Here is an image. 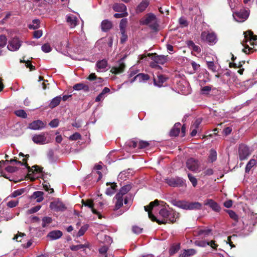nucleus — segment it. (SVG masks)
<instances>
[{
    "instance_id": "54",
    "label": "nucleus",
    "mask_w": 257,
    "mask_h": 257,
    "mask_svg": "<svg viewBox=\"0 0 257 257\" xmlns=\"http://www.w3.org/2000/svg\"><path fill=\"white\" fill-rule=\"evenodd\" d=\"M41 207V206L40 205H38V206H35V207L31 208L30 209L28 210L27 211V214H32V213H35V212L38 211L40 209Z\"/></svg>"
},
{
    "instance_id": "2",
    "label": "nucleus",
    "mask_w": 257,
    "mask_h": 257,
    "mask_svg": "<svg viewBox=\"0 0 257 257\" xmlns=\"http://www.w3.org/2000/svg\"><path fill=\"white\" fill-rule=\"evenodd\" d=\"M244 34L245 41H243L242 43V45L244 47L243 51L247 54L252 49L250 46L257 45V36L254 35L253 32L250 31L244 32Z\"/></svg>"
},
{
    "instance_id": "40",
    "label": "nucleus",
    "mask_w": 257,
    "mask_h": 257,
    "mask_svg": "<svg viewBox=\"0 0 257 257\" xmlns=\"http://www.w3.org/2000/svg\"><path fill=\"white\" fill-rule=\"evenodd\" d=\"M40 25V21L38 19L34 20L32 24H30L29 28L31 29H37L39 28Z\"/></svg>"
},
{
    "instance_id": "55",
    "label": "nucleus",
    "mask_w": 257,
    "mask_h": 257,
    "mask_svg": "<svg viewBox=\"0 0 257 257\" xmlns=\"http://www.w3.org/2000/svg\"><path fill=\"white\" fill-rule=\"evenodd\" d=\"M121 37H120V42L123 44L126 42L127 39V36L125 33V31L123 32H120Z\"/></svg>"
},
{
    "instance_id": "28",
    "label": "nucleus",
    "mask_w": 257,
    "mask_h": 257,
    "mask_svg": "<svg viewBox=\"0 0 257 257\" xmlns=\"http://www.w3.org/2000/svg\"><path fill=\"white\" fill-rule=\"evenodd\" d=\"M197 235L202 236L203 237H206L211 234V230L208 228L200 229L196 231Z\"/></svg>"
},
{
    "instance_id": "51",
    "label": "nucleus",
    "mask_w": 257,
    "mask_h": 257,
    "mask_svg": "<svg viewBox=\"0 0 257 257\" xmlns=\"http://www.w3.org/2000/svg\"><path fill=\"white\" fill-rule=\"evenodd\" d=\"M42 50L45 53H49L51 51L52 48L50 44L47 43L45 44L41 47Z\"/></svg>"
},
{
    "instance_id": "35",
    "label": "nucleus",
    "mask_w": 257,
    "mask_h": 257,
    "mask_svg": "<svg viewBox=\"0 0 257 257\" xmlns=\"http://www.w3.org/2000/svg\"><path fill=\"white\" fill-rule=\"evenodd\" d=\"M187 45L190 49L193 50L194 51H195L198 53L200 52V49L199 47L196 45L193 41H187Z\"/></svg>"
},
{
    "instance_id": "60",
    "label": "nucleus",
    "mask_w": 257,
    "mask_h": 257,
    "mask_svg": "<svg viewBox=\"0 0 257 257\" xmlns=\"http://www.w3.org/2000/svg\"><path fill=\"white\" fill-rule=\"evenodd\" d=\"M18 201L12 200L7 203V206L10 208L15 207L18 204Z\"/></svg>"
},
{
    "instance_id": "7",
    "label": "nucleus",
    "mask_w": 257,
    "mask_h": 257,
    "mask_svg": "<svg viewBox=\"0 0 257 257\" xmlns=\"http://www.w3.org/2000/svg\"><path fill=\"white\" fill-rule=\"evenodd\" d=\"M22 44V41L19 38L15 37L9 41L7 48L11 51H16L19 49Z\"/></svg>"
},
{
    "instance_id": "20",
    "label": "nucleus",
    "mask_w": 257,
    "mask_h": 257,
    "mask_svg": "<svg viewBox=\"0 0 257 257\" xmlns=\"http://www.w3.org/2000/svg\"><path fill=\"white\" fill-rule=\"evenodd\" d=\"M205 205L209 206L213 210L215 211H219L220 210V207L217 203L214 202L212 199H208L205 202Z\"/></svg>"
},
{
    "instance_id": "38",
    "label": "nucleus",
    "mask_w": 257,
    "mask_h": 257,
    "mask_svg": "<svg viewBox=\"0 0 257 257\" xmlns=\"http://www.w3.org/2000/svg\"><path fill=\"white\" fill-rule=\"evenodd\" d=\"M217 159V153L216 152L213 150L211 149L210 151L209 156L208 157L209 161L211 163L215 161Z\"/></svg>"
},
{
    "instance_id": "47",
    "label": "nucleus",
    "mask_w": 257,
    "mask_h": 257,
    "mask_svg": "<svg viewBox=\"0 0 257 257\" xmlns=\"http://www.w3.org/2000/svg\"><path fill=\"white\" fill-rule=\"evenodd\" d=\"M52 219L50 217H44L42 219V226L43 227H46L48 224L51 223Z\"/></svg>"
},
{
    "instance_id": "57",
    "label": "nucleus",
    "mask_w": 257,
    "mask_h": 257,
    "mask_svg": "<svg viewBox=\"0 0 257 257\" xmlns=\"http://www.w3.org/2000/svg\"><path fill=\"white\" fill-rule=\"evenodd\" d=\"M149 144L146 141H140L138 143V148L140 149H144L147 147Z\"/></svg>"
},
{
    "instance_id": "10",
    "label": "nucleus",
    "mask_w": 257,
    "mask_h": 257,
    "mask_svg": "<svg viewBox=\"0 0 257 257\" xmlns=\"http://www.w3.org/2000/svg\"><path fill=\"white\" fill-rule=\"evenodd\" d=\"M87 79L90 81V82L89 83V85L94 87L93 90L95 89L96 87L101 85L103 81L102 78L97 77L95 73H91L87 77Z\"/></svg>"
},
{
    "instance_id": "64",
    "label": "nucleus",
    "mask_w": 257,
    "mask_h": 257,
    "mask_svg": "<svg viewBox=\"0 0 257 257\" xmlns=\"http://www.w3.org/2000/svg\"><path fill=\"white\" fill-rule=\"evenodd\" d=\"M179 24L183 27H185L188 25V23H187L186 20L183 17L180 18L179 19Z\"/></svg>"
},
{
    "instance_id": "58",
    "label": "nucleus",
    "mask_w": 257,
    "mask_h": 257,
    "mask_svg": "<svg viewBox=\"0 0 257 257\" xmlns=\"http://www.w3.org/2000/svg\"><path fill=\"white\" fill-rule=\"evenodd\" d=\"M58 124L59 120L58 119H54L49 123V125L51 127H56L58 126Z\"/></svg>"
},
{
    "instance_id": "46",
    "label": "nucleus",
    "mask_w": 257,
    "mask_h": 257,
    "mask_svg": "<svg viewBox=\"0 0 257 257\" xmlns=\"http://www.w3.org/2000/svg\"><path fill=\"white\" fill-rule=\"evenodd\" d=\"M15 113L16 115H17L18 116H19V117H22L24 118H25L27 117V114L26 112L24 110H22V109L16 110V111H15Z\"/></svg>"
},
{
    "instance_id": "21",
    "label": "nucleus",
    "mask_w": 257,
    "mask_h": 257,
    "mask_svg": "<svg viewBox=\"0 0 257 257\" xmlns=\"http://www.w3.org/2000/svg\"><path fill=\"white\" fill-rule=\"evenodd\" d=\"M196 252V250L193 248L184 249L180 256L181 257H190L195 254Z\"/></svg>"
},
{
    "instance_id": "32",
    "label": "nucleus",
    "mask_w": 257,
    "mask_h": 257,
    "mask_svg": "<svg viewBox=\"0 0 257 257\" xmlns=\"http://www.w3.org/2000/svg\"><path fill=\"white\" fill-rule=\"evenodd\" d=\"M111 27L112 24L110 21L105 20L101 22V29L103 31L106 32Z\"/></svg>"
},
{
    "instance_id": "50",
    "label": "nucleus",
    "mask_w": 257,
    "mask_h": 257,
    "mask_svg": "<svg viewBox=\"0 0 257 257\" xmlns=\"http://www.w3.org/2000/svg\"><path fill=\"white\" fill-rule=\"evenodd\" d=\"M203 75L204 76V77H205V79H201V77H202V74H201V73H200V74L199 75V76H198V77H199V79H200V81H203V82H208V81H210V78H209V73H208V72L205 71V72L203 74Z\"/></svg>"
},
{
    "instance_id": "43",
    "label": "nucleus",
    "mask_w": 257,
    "mask_h": 257,
    "mask_svg": "<svg viewBox=\"0 0 257 257\" xmlns=\"http://www.w3.org/2000/svg\"><path fill=\"white\" fill-rule=\"evenodd\" d=\"M127 24L126 19H122L121 20L119 24V29L120 32H123L125 31V27Z\"/></svg>"
},
{
    "instance_id": "52",
    "label": "nucleus",
    "mask_w": 257,
    "mask_h": 257,
    "mask_svg": "<svg viewBox=\"0 0 257 257\" xmlns=\"http://www.w3.org/2000/svg\"><path fill=\"white\" fill-rule=\"evenodd\" d=\"M188 178H189V180L192 183V185L194 187H195L197 185V181L196 178L195 177L193 176L190 173L188 174Z\"/></svg>"
},
{
    "instance_id": "48",
    "label": "nucleus",
    "mask_w": 257,
    "mask_h": 257,
    "mask_svg": "<svg viewBox=\"0 0 257 257\" xmlns=\"http://www.w3.org/2000/svg\"><path fill=\"white\" fill-rule=\"evenodd\" d=\"M7 43V38L5 35H0V47H4Z\"/></svg>"
},
{
    "instance_id": "49",
    "label": "nucleus",
    "mask_w": 257,
    "mask_h": 257,
    "mask_svg": "<svg viewBox=\"0 0 257 257\" xmlns=\"http://www.w3.org/2000/svg\"><path fill=\"white\" fill-rule=\"evenodd\" d=\"M88 246L86 244H79L76 245H72L70 246V249L73 251H77L79 249H82Z\"/></svg>"
},
{
    "instance_id": "27",
    "label": "nucleus",
    "mask_w": 257,
    "mask_h": 257,
    "mask_svg": "<svg viewBox=\"0 0 257 257\" xmlns=\"http://www.w3.org/2000/svg\"><path fill=\"white\" fill-rule=\"evenodd\" d=\"M131 188L132 186L131 184L124 185L120 188L119 192L116 194H117V196H121L123 197V196L126 194Z\"/></svg>"
},
{
    "instance_id": "25",
    "label": "nucleus",
    "mask_w": 257,
    "mask_h": 257,
    "mask_svg": "<svg viewBox=\"0 0 257 257\" xmlns=\"http://www.w3.org/2000/svg\"><path fill=\"white\" fill-rule=\"evenodd\" d=\"M62 99V97L60 96H57L53 98L49 104V107L51 108H53L58 106Z\"/></svg>"
},
{
    "instance_id": "53",
    "label": "nucleus",
    "mask_w": 257,
    "mask_h": 257,
    "mask_svg": "<svg viewBox=\"0 0 257 257\" xmlns=\"http://www.w3.org/2000/svg\"><path fill=\"white\" fill-rule=\"evenodd\" d=\"M81 137V135L78 133H75L69 137V140L71 141H76L79 139H80Z\"/></svg>"
},
{
    "instance_id": "56",
    "label": "nucleus",
    "mask_w": 257,
    "mask_h": 257,
    "mask_svg": "<svg viewBox=\"0 0 257 257\" xmlns=\"http://www.w3.org/2000/svg\"><path fill=\"white\" fill-rule=\"evenodd\" d=\"M211 90V86H205L202 88L201 93L203 94H208Z\"/></svg>"
},
{
    "instance_id": "34",
    "label": "nucleus",
    "mask_w": 257,
    "mask_h": 257,
    "mask_svg": "<svg viewBox=\"0 0 257 257\" xmlns=\"http://www.w3.org/2000/svg\"><path fill=\"white\" fill-rule=\"evenodd\" d=\"M117 187V185L116 183H111L110 184V186L108 187L105 191V193L107 195H111L114 194L116 191V188Z\"/></svg>"
},
{
    "instance_id": "30",
    "label": "nucleus",
    "mask_w": 257,
    "mask_h": 257,
    "mask_svg": "<svg viewBox=\"0 0 257 257\" xmlns=\"http://www.w3.org/2000/svg\"><path fill=\"white\" fill-rule=\"evenodd\" d=\"M44 193L42 191L34 192L31 196L32 198L37 199V202H41L44 199Z\"/></svg>"
},
{
    "instance_id": "59",
    "label": "nucleus",
    "mask_w": 257,
    "mask_h": 257,
    "mask_svg": "<svg viewBox=\"0 0 257 257\" xmlns=\"http://www.w3.org/2000/svg\"><path fill=\"white\" fill-rule=\"evenodd\" d=\"M180 249V245L177 244L174 246H173L170 249V253L171 254H174L176 252H177Z\"/></svg>"
},
{
    "instance_id": "36",
    "label": "nucleus",
    "mask_w": 257,
    "mask_h": 257,
    "mask_svg": "<svg viewBox=\"0 0 257 257\" xmlns=\"http://www.w3.org/2000/svg\"><path fill=\"white\" fill-rule=\"evenodd\" d=\"M256 161L255 159H250L246 165L245 169V172L248 173L250 171V170H251V169L254 166H255L256 165Z\"/></svg>"
},
{
    "instance_id": "26",
    "label": "nucleus",
    "mask_w": 257,
    "mask_h": 257,
    "mask_svg": "<svg viewBox=\"0 0 257 257\" xmlns=\"http://www.w3.org/2000/svg\"><path fill=\"white\" fill-rule=\"evenodd\" d=\"M107 66V62L105 60L99 61L96 63L98 71L101 72L105 71Z\"/></svg>"
},
{
    "instance_id": "61",
    "label": "nucleus",
    "mask_w": 257,
    "mask_h": 257,
    "mask_svg": "<svg viewBox=\"0 0 257 257\" xmlns=\"http://www.w3.org/2000/svg\"><path fill=\"white\" fill-rule=\"evenodd\" d=\"M245 63L244 61H243L242 62H240L238 64L236 63H229V67H230V68L234 67L235 68H240V67H241V66L242 65V63Z\"/></svg>"
},
{
    "instance_id": "18",
    "label": "nucleus",
    "mask_w": 257,
    "mask_h": 257,
    "mask_svg": "<svg viewBox=\"0 0 257 257\" xmlns=\"http://www.w3.org/2000/svg\"><path fill=\"white\" fill-rule=\"evenodd\" d=\"M63 235L62 231L60 230H54L50 232L48 234V237L53 240L60 238Z\"/></svg>"
},
{
    "instance_id": "9",
    "label": "nucleus",
    "mask_w": 257,
    "mask_h": 257,
    "mask_svg": "<svg viewBox=\"0 0 257 257\" xmlns=\"http://www.w3.org/2000/svg\"><path fill=\"white\" fill-rule=\"evenodd\" d=\"M186 166L190 171L197 172L198 171L200 164L197 160L191 158L186 161Z\"/></svg>"
},
{
    "instance_id": "63",
    "label": "nucleus",
    "mask_w": 257,
    "mask_h": 257,
    "mask_svg": "<svg viewBox=\"0 0 257 257\" xmlns=\"http://www.w3.org/2000/svg\"><path fill=\"white\" fill-rule=\"evenodd\" d=\"M133 231L136 234H139L141 233L142 232L143 228L137 226H134L133 227Z\"/></svg>"
},
{
    "instance_id": "41",
    "label": "nucleus",
    "mask_w": 257,
    "mask_h": 257,
    "mask_svg": "<svg viewBox=\"0 0 257 257\" xmlns=\"http://www.w3.org/2000/svg\"><path fill=\"white\" fill-rule=\"evenodd\" d=\"M227 213L229 214V217L234 220L235 222H237L238 220V215L235 213V212H234L232 210H228L227 211Z\"/></svg>"
},
{
    "instance_id": "37",
    "label": "nucleus",
    "mask_w": 257,
    "mask_h": 257,
    "mask_svg": "<svg viewBox=\"0 0 257 257\" xmlns=\"http://www.w3.org/2000/svg\"><path fill=\"white\" fill-rule=\"evenodd\" d=\"M187 202L185 201H174L173 204L179 208L187 210Z\"/></svg>"
},
{
    "instance_id": "17",
    "label": "nucleus",
    "mask_w": 257,
    "mask_h": 257,
    "mask_svg": "<svg viewBox=\"0 0 257 257\" xmlns=\"http://www.w3.org/2000/svg\"><path fill=\"white\" fill-rule=\"evenodd\" d=\"M82 204L85 206H87L91 208L93 213L97 214L98 215L99 218H101V216L99 214L97 210L93 208L94 204L91 200H86V201L82 200Z\"/></svg>"
},
{
    "instance_id": "13",
    "label": "nucleus",
    "mask_w": 257,
    "mask_h": 257,
    "mask_svg": "<svg viewBox=\"0 0 257 257\" xmlns=\"http://www.w3.org/2000/svg\"><path fill=\"white\" fill-rule=\"evenodd\" d=\"M46 124L41 120H34L29 123L28 128L33 130H40L45 127Z\"/></svg>"
},
{
    "instance_id": "31",
    "label": "nucleus",
    "mask_w": 257,
    "mask_h": 257,
    "mask_svg": "<svg viewBox=\"0 0 257 257\" xmlns=\"http://www.w3.org/2000/svg\"><path fill=\"white\" fill-rule=\"evenodd\" d=\"M114 198L116 200L114 210H117L119 209L123 205V197L121 196H117V194H116Z\"/></svg>"
},
{
    "instance_id": "14",
    "label": "nucleus",
    "mask_w": 257,
    "mask_h": 257,
    "mask_svg": "<svg viewBox=\"0 0 257 257\" xmlns=\"http://www.w3.org/2000/svg\"><path fill=\"white\" fill-rule=\"evenodd\" d=\"M50 207L51 209L57 211H64L66 209L65 205L59 200L52 202L50 203Z\"/></svg>"
},
{
    "instance_id": "44",
    "label": "nucleus",
    "mask_w": 257,
    "mask_h": 257,
    "mask_svg": "<svg viewBox=\"0 0 257 257\" xmlns=\"http://www.w3.org/2000/svg\"><path fill=\"white\" fill-rule=\"evenodd\" d=\"M194 244L198 246L204 247L209 245L208 241L205 240H196L194 242Z\"/></svg>"
},
{
    "instance_id": "15",
    "label": "nucleus",
    "mask_w": 257,
    "mask_h": 257,
    "mask_svg": "<svg viewBox=\"0 0 257 257\" xmlns=\"http://www.w3.org/2000/svg\"><path fill=\"white\" fill-rule=\"evenodd\" d=\"M66 20L68 25L71 28L75 27L78 24L77 18L72 14L67 15Z\"/></svg>"
},
{
    "instance_id": "12",
    "label": "nucleus",
    "mask_w": 257,
    "mask_h": 257,
    "mask_svg": "<svg viewBox=\"0 0 257 257\" xmlns=\"http://www.w3.org/2000/svg\"><path fill=\"white\" fill-rule=\"evenodd\" d=\"M73 89L75 90H83L85 92H88L90 90H93L94 87L89 85V83L84 84L82 83H77L75 84L73 87Z\"/></svg>"
},
{
    "instance_id": "6",
    "label": "nucleus",
    "mask_w": 257,
    "mask_h": 257,
    "mask_svg": "<svg viewBox=\"0 0 257 257\" xmlns=\"http://www.w3.org/2000/svg\"><path fill=\"white\" fill-rule=\"evenodd\" d=\"M251 150L248 147L244 145H241L238 148V156L240 160H246L251 155Z\"/></svg>"
},
{
    "instance_id": "33",
    "label": "nucleus",
    "mask_w": 257,
    "mask_h": 257,
    "mask_svg": "<svg viewBox=\"0 0 257 257\" xmlns=\"http://www.w3.org/2000/svg\"><path fill=\"white\" fill-rule=\"evenodd\" d=\"M125 67V65L123 63H120L118 66L113 67L111 69L112 73L115 74H119L123 72Z\"/></svg>"
},
{
    "instance_id": "62",
    "label": "nucleus",
    "mask_w": 257,
    "mask_h": 257,
    "mask_svg": "<svg viewBox=\"0 0 257 257\" xmlns=\"http://www.w3.org/2000/svg\"><path fill=\"white\" fill-rule=\"evenodd\" d=\"M42 35V30H37L35 31L33 33L34 38L38 39L40 38Z\"/></svg>"
},
{
    "instance_id": "19",
    "label": "nucleus",
    "mask_w": 257,
    "mask_h": 257,
    "mask_svg": "<svg viewBox=\"0 0 257 257\" xmlns=\"http://www.w3.org/2000/svg\"><path fill=\"white\" fill-rule=\"evenodd\" d=\"M149 2L148 0H143L137 7V13H141L145 10L149 6Z\"/></svg>"
},
{
    "instance_id": "11",
    "label": "nucleus",
    "mask_w": 257,
    "mask_h": 257,
    "mask_svg": "<svg viewBox=\"0 0 257 257\" xmlns=\"http://www.w3.org/2000/svg\"><path fill=\"white\" fill-rule=\"evenodd\" d=\"M165 180L166 183L173 187L182 186L184 183L183 179L178 177L167 178Z\"/></svg>"
},
{
    "instance_id": "1",
    "label": "nucleus",
    "mask_w": 257,
    "mask_h": 257,
    "mask_svg": "<svg viewBox=\"0 0 257 257\" xmlns=\"http://www.w3.org/2000/svg\"><path fill=\"white\" fill-rule=\"evenodd\" d=\"M159 204L158 200L151 202L149 206H145L144 209L148 212L149 217L153 221L157 222L158 224H166L167 223L174 222L179 217V214L173 210H168L163 208L159 211V218H157L154 216L151 210L154 207L157 206Z\"/></svg>"
},
{
    "instance_id": "4",
    "label": "nucleus",
    "mask_w": 257,
    "mask_h": 257,
    "mask_svg": "<svg viewBox=\"0 0 257 257\" xmlns=\"http://www.w3.org/2000/svg\"><path fill=\"white\" fill-rule=\"evenodd\" d=\"M142 24L148 25L152 30H158V25L155 16L152 14H149L142 22Z\"/></svg>"
},
{
    "instance_id": "5",
    "label": "nucleus",
    "mask_w": 257,
    "mask_h": 257,
    "mask_svg": "<svg viewBox=\"0 0 257 257\" xmlns=\"http://www.w3.org/2000/svg\"><path fill=\"white\" fill-rule=\"evenodd\" d=\"M33 142L37 145H45L50 142L47 139L46 133H42L39 134H35L32 137Z\"/></svg>"
},
{
    "instance_id": "3",
    "label": "nucleus",
    "mask_w": 257,
    "mask_h": 257,
    "mask_svg": "<svg viewBox=\"0 0 257 257\" xmlns=\"http://www.w3.org/2000/svg\"><path fill=\"white\" fill-rule=\"evenodd\" d=\"M249 15V11L248 9H241L239 11L234 12L233 17L235 21L242 23L245 21Z\"/></svg>"
},
{
    "instance_id": "16",
    "label": "nucleus",
    "mask_w": 257,
    "mask_h": 257,
    "mask_svg": "<svg viewBox=\"0 0 257 257\" xmlns=\"http://www.w3.org/2000/svg\"><path fill=\"white\" fill-rule=\"evenodd\" d=\"M150 77L148 74L144 73H139L134 77V78L130 80V83H132L135 81H138L140 82H144L148 80Z\"/></svg>"
},
{
    "instance_id": "24",
    "label": "nucleus",
    "mask_w": 257,
    "mask_h": 257,
    "mask_svg": "<svg viewBox=\"0 0 257 257\" xmlns=\"http://www.w3.org/2000/svg\"><path fill=\"white\" fill-rule=\"evenodd\" d=\"M181 124L179 122L176 123L170 132L171 136L176 137L178 135L180 132Z\"/></svg>"
},
{
    "instance_id": "23",
    "label": "nucleus",
    "mask_w": 257,
    "mask_h": 257,
    "mask_svg": "<svg viewBox=\"0 0 257 257\" xmlns=\"http://www.w3.org/2000/svg\"><path fill=\"white\" fill-rule=\"evenodd\" d=\"M153 59L157 64H164L167 61V57L164 55H157L155 56Z\"/></svg>"
},
{
    "instance_id": "22",
    "label": "nucleus",
    "mask_w": 257,
    "mask_h": 257,
    "mask_svg": "<svg viewBox=\"0 0 257 257\" xmlns=\"http://www.w3.org/2000/svg\"><path fill=\"white\" fill-rule=\"evenodd\" d=\"M115 12L123 13L126 11V6L123 4L115 3L112 7Z\"/></svg>"
},
{
    "instance_id": "45",
    "label": "nucleus",
    "mask_w": 257,
    "mask_h": 257,
    "mask_svg": "<svg viewBox=\"0 0 257 257\" xmlns=\"http://www.w3.org/2000/svg\"><path fill=\"white\" fill-rule=\"evenodd\" d=\"M88 226L87 224L82 226L78 231L77 236L79 237L82 236L88 229Z\"/></svg>"
},
{
    "instance_id": "8",
    "label": "nucleus",
    "mask_w": 257,
    "mask_h": 257,
    "mask_svg": "<svg viewBox=\"0 0 257 257\" xmlns=\"http://www.w3.org/2000/svg\"><path fill=\"white\" fill-rule=\"evenodd\" d=\"M201 38L209 44H214L217 42L216 36L214 33L204 31L201 33Z\"/></svg>"
},
{
    "instance_id": "29",
    "label": "nucleus",
    "mask_w": 257,
    "mask_h": 257,
    "mask_svg": "<svg viewBox=\"0 0 257 257\" xmlns=\"http://www.w3.org/2000/svg\"><path fill=\"white\" fill-rule=\"evenodd\" d=\"M201 204L198 202H187V210L200 209Z\"/></svg>"
},
{
    "instance_id": "39",
    "label": "nucleus",
    "mask_w": 257,
    "mask_h": 257,
    "mask_svg": "<svg viewBox=\"0 0 257 257\" xmlns=\"http://www.w3.org/2000/svg\"><path fill=\"white\" fill-rule=\"evenodd\" d=\"M25 191V189H24V188L15 190L11 194V197L12 198L16 197L18 196L22 195L23 193H24Z\"/></svg>"
},
{
    "instance_id": "42",
    "label": "nucleus",
    "mask_w": 257,
    "mask_h": 257,
    "mask_svg": "<svg viewBox=\"0 0 257 257\" xmlns=\"http://www.w3.org/2000/svg\"><path fill=\"white\" fill-rule=\"evenodd\" d=\"M207 66L209 69L213 72H216L217 66L212 61H207Z\"/></svg>"
}]
</instances>
